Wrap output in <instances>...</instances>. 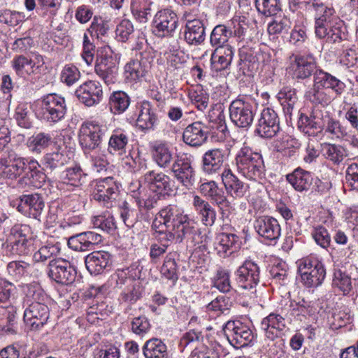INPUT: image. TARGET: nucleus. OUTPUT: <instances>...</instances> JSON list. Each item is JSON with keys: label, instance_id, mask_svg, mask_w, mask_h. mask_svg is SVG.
Here are the masks:
<instances>
[{"label": "nucleus", "instance_id": "423d86ee", "mask_svg": "<svg viewBox=\"0 0 358 358\" xmlns=\"http://www.w3.org/2000/svg\"><path fill=\"white\" fill-rule=\"evenodd\" d=\"M199 192L217 206L222 217H228L235 212L234 199L230 200L215 181L204 180L199 185Z\"/></svg>", "mask_w": 358, "mask_h": 358}, {"label": "nucleus", "instance_id": "cd10ccee", "mask_svg": "<svg viewBox=\"0 0 358 358\" xmlns=\"http://www.w3.org/2000/svg\"><path fill=\"white\" fill-rule=\"evenodd\" d=\"M208 138V127L201 122L196 121L189 124L183 131L182 141L192 147H199Z\"/></svg>", "mask_w": 358, "mask_h": 358}, {"label": "nucleus", "instance_id": "72a5a7b5", "mask_svg": "<svg viewBox=\"0 0 358 358\" xmlns=\"http://www.w3.org/2000/svg\"><path fill=\"white\" fill-rule=\"evenodd\" d=\"M221 178L227 193L234 199L243 197L249 189V185L241 181L230 169H224Z\"/></svg>", "mask_w": 358, "mask_h": 358}, {"label": "nucleus", "instance_id": "f704fd0d", "mask_svg": "<svg viewBox=\"0 0 358 358\" xmlns=\"http://www.w3.org/2000/svg\"><path fill=\"white\" fill-rule=\"evenodd\" d=\"M225 150L214 148L206 151L202 157L201 170L206 174H215L222 169Z\"/></svg>", "mask_w": 358, "mask_h": 358}, {"label": "nucleus", "instance_id": "4c0bfd02", "mask_svg": "<svg viewBox=\"0 0 358 358\" xmlns=\"http://www.w3.org/2000/svg\"><path fill=\"white\" fill-rule=\"evenodd\" d=\"M313 83L326 90L331 89L336 95H341L345 88L343 81L319 67L314 73Z\"/></svg>", "mask_w": 358, "mask_h": 358}, {"label": "nucleus", "instance_id": "ea45409f", "mask_svg": "<svg viewBox=\"0 0 358 358\" xmlns=\"http://www.w3.org/2000/svg\"><path fill=\"white\" fill-rule=\"evenodd\" d=\"M193 206L199 215L203 224L206 227H211L215 224L217 213L208 201L198 195H195L193 197Z\"/></svg>", "mask_w": 358, "mask_h": 358}, {"label": "nucleus", "instance_id": "412c9836", "mask_svg": "<svg viewBox=\"0 0 358 358\" xmlns=\"http://www.w3.org/2000/svg\"><path fill=\"white\" fill-rule=\"evenodd\" d=\"M289 68L297 80L309 78L317 70L318 66L313 56L291 54L288 57Z\"/></svg>", "mask_w": 358, "mask_h": 358}, {"label": "nucleus", "instance_id": "e433bc0d", "mask_svg": "<svg viewBox=\"0 0 358 358\" xmlns=\"http://www.w3.org/2000/svg\"><path fill=\"white\" fill-rule=\"evenodd\" d=\"M206 27L200 19L187 20L184 31V39L190 45H199L206 39Z\"/></svg>", "mask_w": 358, "mask_h": 358}, {"label": "nucleus", "instance_id": "a18cd8bd", "mask_svg": "<svg viewBox=\"0 0 358 358\" xmlns=\"http://www.w3.org/2000/svg\"><path fill=\"white\" fill-rule=\"evenodd\" d=\"M171 148L165 143H159L154 146L152 158L157 166L162 169H170L175 160Z\"/></svg>", "mask_w": 358, "mask_h": 358}, {"label": "nucleus", "instance_id": "bf43d9fd", "mask_svg": "<svg viewBox=\"0 0 358 358\" xmlns=\"http://www.w3.org/2000/svg\"><path fill=\"white\" fill-rule=\"evenodd\" d=\"M298 128L303 134L308 136H315V129H320L322 131V126L317 120L316 117L313 115L308 116L306 114L301 113L299 121Z\"/></svg>", "mask_w": 358, "mask_h": 358}, {"label": "nucleus", "instance_id": "e2e57ef3", "mask_svg": "<svg viewBox=\"0 0 358 358\" xmlns=\"http://www.w3.org/2000/svg\"><path fill=\"white\" fill-rule=\"evenodd\" d=\"M260 45L253 42L252 40L246 41L245 43L240 45L238 55L241 62L250 64H255V52L259 48Z\"/></svg>", "mask_w": 358, "mask_h": 358}, {"label": "nucleus", "instance_id": "7ed1b4c3", "mask_svg": "<svg viewBox=\"0 0 358 358\" xmlns=\"http://www.w3.org/2000/svg\"><path fill=\"white\" fill-rule=\"evenodd\" d=\"M235 159L238 173L245 178L259 181L265 178V166L259 152L244 146L238 152Z\"/></svg>", "mask_w": 358, "mask_h": 358}, {"label": "nucleus", "instance_id": "9b49d317", "mask_svg": "<svg viewBox=\"0 0 358 358\" xmlns=\"http://www.w3.org/2000/svg\"><path fill=\"white\" fill-rule=\"evenodd\" d=\"M11 67L21 78H32L41 73L45 64L43 57L38 53L15 55L10 62Z\"/></svg>", "mask_w": 358, "mask_h": 358}, {"label": "nucleus", "instance_id": "473e14b6", "mask_svg": "<svg viewBox=\"0 0 358 358\" xmlns=\"http://www.w3.org/2000/svg\"><path fill=\"white\" fill-rule=\"evenodd\" d=\"M285 327V318L280 314L275 313H271L264 317L260 324V329L264 331L266 338L271 341L278 339L281 342L279 336Z\"/></svg>", "mask_w": 358, "mask_h": 358}, {"label": "nucleus", "instance_id": "052dcab7", "mask_svg": "<svg viewBox=\"0 0 358 358\" xmlns=\"http://www.w3.org/2000/svg\"><path fill=\"white\" fill-rule=\"evenodd\" d=\"M272 283L278 285H287L289 280L288 267L285 262H279L271 266L269 271Z\"/></svg>", "mask_w": 358, "mask_h": 358}, {"label": "nucleus", "instance_id": "6ab92c4d", "mask_svg": "<svg viewBox=\"0 0 358 358\" xmlns=\"http://www.w3.org/2000/svg\"><path fill=\"white\" fill-rule=\"evenodd\" d=\"M12 203L13 206H16L17 211L22 215L41 220V216L45 207V202L41 194L38 193L22 194Z\"/></svg>", "mask_w": 358, "mask_h": 358}, {"label": "nucleus", "instance_id": "8fccbe9b", "mask_svg": "<svg viewBox=\"0 0 358 358\" xmlns=\"http://www.w3.org/2000/svg\"><path fill=\"white\" fill-rule=\"evenodd\" d=\"M52 142V135L48 133L38 132L27 139V145L34 153L40 154L48 148Z\"/></svg>", "mask_w": 358, "mask_h": 358}, {"label": "nucleus", "instance_id": "c03bdc74", "mask_svg": "<svg viewBox=\"0 0 358 358\" xmlns=\"http://www.w3.org/2000/svg\"><path fill=\"white\" fill-rule=\"evenodd\" d=\"M87 176V175L84 173L81 167L75 164L63 170L56 180L66 185L79 186L86 182Z\"/></svg>", "mask_w": 358, "mask_h": 358}, {"label": "nucleus", "instance_id": "5701e85b", "mask_svg": "<svg viewBox=\"0 0 358 358\" xmlns=\"http://www.w3.org/2000/svg\"><path fill=\"white\" fill-rule=\"evenodd\" d=\"M48 275L57 283L69 285L75 281L77 272L69 261L56 259L49 262Z\"/></svg>", "mask_w": 358, "mask_h": 358}, {"label": "nucleus", "instance_id": "6e6d98bb", "mask_svg": "<svg viewBox=\"0 0 358 358\" xmlns=\"http://www.w3.org/2000/svg\"><path fill=\"white\" fill-rule=\"evenodd\" d=\"M305 97L312 103L323 106L331 102V96L326 92V89L313 83L312 87L306 92Z\"/></svg>", "mask_w": 358, "mask_h": 358}, {"label": "nucleus", "instance_id": "603ef678", "mask_svg": "<svg viewBox=\"0 0 358 358\" xmlns=\"http://www.w3.org/2000/svg\"><path fill=\"white\" fill-rule=\"evenodd\" d=\"M232 36V31L225 24H217L210 35V43L213 48L229 45L227 42Z\"/></svg>", "mask_w": 358, "mask_h": 358}, {"label": "nucleus", "instance_id": "2f4dec72", "mask_svg": "<svg viewBox=\"0 0 358 358\" xmlns=\"http://www.w3.org/2000/svg\"><path fill=\"white\" fill-rule=\"evenodd\" d=\"M70 160V157L62 150L54 151L46 153L42 160L43 169L48 173L52 175L55 180L59 174L62 171V168L66 165Z\"/></svg>", "mask_w": 358, "mask_h": 358}, {"label": "nucleus", "instance_id": "ddd939ff", "mask_svg": "<svg viewBox=\"0 0 358 358\" xmlns=\"http://www.w3.org/2000/svg\"><path fill=\"white\" fill-rule=\"evenodd\" d=\"M66 110L64 99L56 94H49L41 100L39 115L45 122L54 124L64 118Z\"/></svg>", "mask_w": 358, "mask_h": 358}, {"label": "nucleus", "instance_id": "a19ab883", "mask_svg": "<svg viewBox=\"0 0 358 358\" xmlns=\"http://www.w3.org/2000/svg\"><path fill=\"white\" fill-rule=\"evenodd\" d=\"M287 182L297 192L308 191L313 184V178L310 172L300 167L295 169L286 176Z\"/></svg>", "mask_w": 358, "mask_h": 358}, {"label": "nucleus", "instance_id": "2eb2a0df", "mask_svg": "<svg viewBox=\"0 0 358 358\" xmlns=\"http://www.w3.org/2000/svg\"><path fill=\"white\" fill-rule=\"evenodd\" d=\"M16 290L15 285L6 280L0 279V315L5 316L10 324L9 327L3 328V330L9 333L16 332L14 324L16 322L17 309L10 301Z\"/></svg>", "mask_w": 358, "mask_h": 358}, {"label": "nucleus", "instance_id": "f03ea898", "mask_svg": "<svg viewBox=\"0 0 358 358\" xmlns=\"http://www.w3.org/2000/svg\"><path fill=\"white\" fill-rule=\"evenodd\" d=\"M31 292V295H27L23 301V319L31 330H40L50 318V309L46 304L48 297L40 288L29 290V294Z\"/></svg>", "mask_w": 358, "mask_h": 358}, {"label": "nucleus", "instance_id": "c756f323", "mask_svg": "<svg viewBox=\"0 0 358 358\" xmlns=\"http://www.w3.org/2000/svg\"><path fill=\"white\" fill-rule=\"evenodd\" d=\"M254 227L257 234L266 240L276 241L280 236V224L272 217H259L255 221Z\"/></svg>", "mask_w": 358, "mask_h": 358}, {"label": "nucleus", "instance_id": "4be33fe9", "mask_svg": "<svg viewBox=\"0 0 358 358\" xmlns=\"http://www.w3.org/2000/svg\"><path fill=\"white\" fill-rule=\"evenodd\" d=\"M235 276L239 287L255 293L260 279L259 266L252 261L246 260L235 271Z\"/></svg>", "mask_w": 358, "mask_h": 358}, {"label": "nucleus", "instance_id": "9d476101", "mask_svg": "<svg viewBox=\"0 0 358 358\" xmlns=\"http://www.w3.org/2000/svg\"><path fill=\"white\" fill-rule=\"evenodd\" d=\"M94 71L104 83L109 85L117 81L118 66L113 57V51L109 46L98 50Z\"/></svg>", "mask_w": 358, "mask_h": 358}, {"label": "nucleus", "instance_id": "79ce46f5", "mask_svg": "<svg viewBox=\"0 0 358 358\" xmlns=\"http://www.w3.org/2000/svg\"><path fill=\"white\" fill-rule=\"evenodd\" d=\"M128 143L127 132L122 129H116L109 138L108 152L113 155L122 156L127 152Z\"/></svg>", "mask_w": 358, "mask_h": 358}, {"label": "nucleus", "instance_id": "58836bf2", "mask_svg": "<svg viewBox=\"0 0 358 358\" xmlns=\"http://www.w3.org/2000/svg\"><path fill=\"white\" fill-rule=\"evenodd\" d=\"M239 238L234 234L220 233L216 237L215 249L220 257L225 258L239 248Z\"/></svg>", "mask_w": 358, "mask_h": 358}, {"label": "nucleus", "instance_id": "69168bd1", "mask_svg": "<svg viewBox=\"0 0 358 358\" xmlns=\"http://www.w3.org/2000/svg\"><path fill=\"white\" fill-rule=\"evenodd\" d=\"M60 250L59 243H46L34 253L33 257L34 260L36 262H45L48 259L57 256L59 253Z\"/></svg>", "mask_w": 358, "mask_h": 358}, {"label": "nucleus", "instance_id": "864d4df0", "mask_svg": "<svg viewBox=\"0 0 358 358\" xmlns=\"http://www.w3.org/2000/svg\"><path fill=\"white\" fill-rule=\"evenodd\" d=\"M130 104V98L123 91L113 92L109 99L110 110L115 114L124 112Z\"/></svg>", "mask_w": 358, "mask_h": 358}, {"label": "nucleus", "instance_id": "37998d69", "mask_svg": "<svg viewBox=\"0 0 358 358\" xmlns=\"http://www.w3.org/2000/svg\"><path fill=\"white\" fill-rule=\"evenodd\" d=\"M322 131H324V134L329 135L331 139L343 140L348 136L347 127L329 114L322 117Z\"/></svg>", "mask_w": 358, "mask_h": 358}, {"label": "nucleus", "instance_id": "774afa93", "mask_svg": "<svg viewBox=\"0 0 358 358\" xmlns=\"http://www.w3.org/2000/svg\"><path fill=\"white\" fill-rule=\"evenodd\" d=\"M92 223L94 229L106 232L113 231L116 229L115 219L110 213H104L93 217Z\"/></svg>", "mask_w": 358, "mask_h": 358}, {"label": "nucleus", "instance_id": "3c124183", "mask_svg": "<svg viewBox=\"0 0 358 358\" xmlns=\"http://www.w3.org/2000/svg\"><path fill=\"white\" fill-rule=\"evenodd\" d=\"M229 29L232 35L239 39V45L245 43L250 31V22L245 16L233 17L231 20Z\"/></svg>", "mask_w": 358, "mask_h": 358}, {"label": "nucleus", "instance_id": "6e6552de", "mask_svg": "<svg viewBox=\"0 0 358 358\" xmlns=\"http://www.w3.org/2000/svg\"><path fill=\"white\" fill-rule=\"evenodd\" d=\"M298 269L303 284L308 287H317L321 285L326 276V269L323 263L313 256L300 259Z\"/></svg>", "mask_w": 358, "mask_h": 358}, {"label": "nucleus", "instance_id": "f257e3e1", "mask_svg": "<svg viewBox=\"0 0 358 358\" xmlns=\"http://www.w3.org/2000/svg\"><path fill=\"white\" fill-rule=\"evenodd\" d=\"M343 22L336 15L334 8L324 6L315 14V34L317 38L329 43H341L345 39Z\"/></svg>", "mask_w": 358, "mask_h": 358}, {"label": "nucleus", "instance_id": "de8ad7c7", "mask_svg": "<svg viewBox=\"0 0 358 358\" xmlns=\"http://www.w3.org/2000/svg\"><path fill=\"white\" fill-rule=\"evenodd\" d=\"M145 358H167V347L165 343L157 338H151L145 342L143 348Z\"/></svg>", "mask_w": 358, "mask_h": 358}, {"label": "nucleus", "instance_id": "dca6fc26", "mask_svg": "<svg viewBox=\"0 0 358 358\" xmlns=\"http://www.w3.org/2000/svg\"><path fill=\"white\" fill-rule=\"evenodd\" d=\"M120 184L113 177L99 179L93 192V199L103 206L110 208L120 192Z\"/></svg>", "mask_w": 358, "mask_h": 358}, {"label": "nucleus", "instance_id": "39448f33", "mask_svg": "<svg viewBox=\"0 0 358 358\" xmlns=\"http://www.w3.org/2000/svg\"><path fill=\"white\" fill-rule=\"evenodd\" d=\"M108 130L106 124L96 121L83 122L79 129L78 139L84 153L89 154L98 148Z\"/></svg>", "mask_w": 358, "mask_h": 358}, {"label": "nucleus", "instance_id": "aec40b11", "mask_svg": "<svg viewBox=\"0 0 358 358\" xmlns=\"http://www.w3.org/2000/svg\"><path fill=\"white\" fill-rule=\"evenodd\" d=\"M27 166L25 159L13 151L4 152L0 157V176L15 180L24 171Z\"/></svg>", "mask_w": 358, "mask_h": 358}, {"label": "nucleus", "instance_id": "4d7b16f0", "mask_svg": "<svg viewBox=\"0 0 358 358\" xmlns=\"http://www.w3.org/2000/svg\"><path fill=\"white\" fill-rule=\"evenodd\" d=\"M45 179L46 175L39 170L29 171L25 176L19 179L17 185L20 188H24L29 185L40 188L45 182Z\"/></svg>", "mask_w": 358, "mask_h": 358}, {"label": "nucleus", "instance_id": "a878e982", "mask_svg": "<svg viewBox=\"0 0 358 358\" xmlns=\"http://www.w3.org/2000/svg\"><path fill=\"white\" fill-rule=\"evenodd\" d=\"M75 94L85 106H93L98 104L102 99V85L98 81L87 80L76 89Z\"/></svg>", "mask_w": 358, "mask_h": 358}, {"label": "nucleus", "instance_id": "09e8293b", "mask_svg": "<svg viewBox=\"0 0 358 358\" xmlns=\"http://www.w3.org/2000/svg\"><path fill=\"white\" fill-rule=\"evenodd\" d=\"M152 0H131V11L134 19L140 23H145L151 17Z\"/></svg>", "mask_w": 358, "mask_h": 358}, {"label": "nucleus", "instance_id": "7c9ffc66", "mask_svg": "<svg viewBox=\"0 0 358 358\" xmlns=\"http://www.w3.org/2000/svg\"><path fill=\"white\" fill-rule=\"evenodd\" d=\"M101 241V236L94 231H85L71 236L68 240V246L78 252H85L93 249L94 245Z\"/></svg>", "mask_w": 358, "mask_h": 358}, {"label": "nucleus", "instance_id": "393cba45", "mask_svg": "<svg viewBox=\"0 0 358 358\" xmlns=\"http://www.w3.org/2000/svg\"><path fill=\"white\" fill-rule=\"evenodd\" d=\"M280 131V120L277 113L271 108H264L257 120L255 133L259 136L271 138Z\"/></svg>", "mask_w": 358, "mask_h": 358}, {"label": "nucleus", "instance_id": "bb28decb", "mask_svg": "<svg viewBox=\"0 0 358 358\" xmlns=\"http://www.w3.org/2000/svg\"><path fill=\"white\" fill-rule=\"evenodd\" d=\"M85 264L91 274L99 275L110 268L112 265V257L108 252L93 251L85 257Z\"/></svg>", "mask_w": 358, "mask_h": 358}, {"label": "nucleus", "instance_id": "f8f14e48", "mask_svg": "<svg viewBox=\"0 0 358 358\" xmlns=\"http://www.w3.org/2000/svg\"><path fill=\"white\" fill-rule=\"evenodd\" d=\"M157 233L162 236L160 239H165L167 241L176 240L177 243H181L185 238L190 240L192 243L199 242L196 236L199 237L201 235V231L196 227V222L188 215L173 228L172 231L159 229Z\"/></svg>", "mask_w": 358, "mask_h": 358}, {"label": "nucleus", "instance_id": "5fc2aeb1", "mask_svg": "<svg viewBox=\"0 0 358 358\" xmlns=\"http://www.w3.org/2000/svg\"><path fill=\"white\" fill-rule=\"evenodd\" d=\"M109 29V20L99 15H95L90 26L87 29V32L92 38L96 37L99 39L106 36Z\"/></svg>", "mask_w": 358, "mask_h": 358}, {"label": "nucleus", "instance_id": "20e7f679", "mask_svg": "<svg viewBox=\"0 0 358 358\" xmlns=\"http://www.w3.org/2000/svg\"><path fill=\"white\" fill-rule=\"evenodd\" d=\"M257 103L248 96L234 100L229 105V117L235 126L248 129L252 124Z\"/></svg>", "mask_w": 358, "mask_h": 358}, {"label": "nucleus", "instance_id": "49530a36", "mask_svg": "<svg viewBox=\"0 0 358 358\" xmlns=\"http://www.w3.org/2000/svg\"><path fill=\"white\" fill-rule=\"evenodd\" d=\"M323 156L334 165H339L348 155L345 148L339 144L324 143L322 145Z\"/></svg>", "mask_w": 358, "mask_h": 358}, {"label": "nucleus", "instance_id": "b1692460", "mask_svg": "<svg viewBox=\"0 0 358 358\" xmlns=\"http://www.w3.org/2000/svg\"><path fill=\"white\" fill-rule=\"evenodd\" d=\"M159 220L156 218L152 224V228L157 231L159 229L174 228L178 223H180L185 216L187 215L185 213L182 208L175 204L168 205L162 208L158 213Z\"/></svg>", "mask_w": 358, "mask_h": 358}, {"label": "nucleus", "instance_id": "338daca9", "mask_svg": "<svg viewBox=\"0 0 358 358\" xmlns=\"http://www.w3.org/2000/svg\"><path fill=\"white\" fill-rule=\"evenodd\" d=\"M8 273L16 280L27 276L31 271V265L24 261H12L6 267Z\"/></svg>", "mask_w": 358, "mask_h": 358}, {"label": "nucleus", "instance_id": "680f3d73", "mask_svg": "<svg viewBox=\"0 0 358 358\" xmlns=\"http://www.w3.org/2000/svg\"><path fill=\"white\" fill-rule=\"evenodd\" d=\"M255 3L258 13L266 17L275 15L281 10L280 0H255Z\"/></svg>", "mask_w": 358, "mask_h": 358}, {"label": "nucleus", "instance_id": "13d9d810", "mask_svg": "<svg viewBox=\"0 0 358 358\" xmlns=\"http://www.w3.org/2000/svg\"><path fill=\"white\" fill-rule=\"evenodd\" d=\"M332 285L342 292L343 295H349L352 290L351 278L341 270H335L332 280Z\"/></svg>", "mask_w": 358, "mask_h": 358}, {"label": "nucleus", "instance_id": "0e129e2a", "mask_svg": "<svg viewBox=\"0 0 358 358\" xmlns=\"http://www.w3.org/2000/svg\"><path fill=\"white\" fill-rule=\"evenodd\" d=\"M178 269L173 255L171 253L168 254L161 267L162 275L174 285L178 279Z\"/></svg>", "mask_w": 358, "mask_h": 358}, {"label": "nucleus", "instance_id": "f3484780", "mask_svg": "<svg viewBox=\"0 0 358 358\" xmlns=\"http://www.w3.org/2000/svg\"><path fill=\"white\" fill-rule=\"evenodd\" d=\"M178 27V17L172 10H159L152 20V33L159 38L172 37Z\"/></svg>", "mask_w": 358, "mask_h": 358}, {"label": "nucleus", "instance_id": "0eeeda50", "mask_svg": "<svg viewBox=\"0 0 358 358\" xmlns=\"http://www.w3.org/2000/svg\"><path fill=\"white\" fill-rule=\"evenodd\" d=\"M192 157L187 153L176 155L171 172L176 181L185 189H192L196 181V172L192 165Z\"/></svg>", "mask_w": 358, "mask_h": 358}, {"label": "nucleus", "instance_id": "1a4fd4ad", "mask_svg": "<svg viewBox=\"0 0 358 358\" xmlns=\"http://www.w3.org/2000/svg\"><path fill=\"white\" fill-rule=\"evenodd\" d=\"M153 57L150 52L140 51L135 57L130 59L124 66V78L128 83H136L145 79Z\"/></svg>", "mask_w": 358, "mask_h": 358}, {"label": "nucleus", "instance_id": "c85d7f7f", "mask_svg": "<svg viewBox=\"0 0 358 358\" xmlns=\"http://www.w3.org/2000/svg\"><path fill=\"white\" fill-rule=\"evenodd\" d=\"M136 109L138 113L136 127L145 132L153 129L158 117L151 103L148 101L138 103Z\"/></svg>", "mask_w": 358, "mask_h": 358}, {"label": "nucleus", "instance_id": "4468645a", "mask_svg": "<svg viewBox=\"0 0 358 358\" xmlns=\"http://www.w3.org/2000/svg\"><path fill=\"white\" fill-rule=\"evenodd\" d=\"M223 331L231 344L237 348L250 345L255 338L250 325L240 320L228 321Z\"/></svg>", "mask_w": 358, "mask_h": 358}, {"label": "nucleus", "instance_id": "a211bd4d", "mask_svg": "<svg viewBox=\"0 0 358 358\" xmlns=\"http://www.w3.org/2000/svg\"><path fill=\"white\" fill-rule=\"evenodd\" d=\"M150 191L157 195L171 196L175 191V182L169 176L157 170L148 171L142 177Z\"/></svg>", "mask_w": 358, "mask_h": 358}, {"label": "nucleus", "instance_id": "c9c22d12", "mask_svg": "<svg viewBox=\"0 0 358 358\" xmlns=\"http://www.w3.org/2000/svg\"><path fill=\"white\" fill-rule=\"evenodd\" d=\"M234 55V49L231 45L215 48L210 57L211 69L220 72L229 69Z\"/></svg>", "mask_w": 358, "mask_h": 358}]
</instances>
